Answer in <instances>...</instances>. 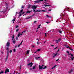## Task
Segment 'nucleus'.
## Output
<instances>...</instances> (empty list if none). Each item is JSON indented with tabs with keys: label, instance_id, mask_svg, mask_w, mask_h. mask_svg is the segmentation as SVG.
Returning <instances> with one entry per match:
<instances>
[{
	"label": "nucleus",
	"instance_id": "1",
	"mask_svg": "<svg viewBox=\"0 0 74 74\" xmlns=\"http://www.w3.org/2000/svg\"><path fill=\"white\" fill-rule=\"evenodd\" d=\"M66 52L67 53H68V55H71V56H72L71 57V60H73L74 59V56H73V54H72L71 53L70 54V52H69L68 51H67Z\"/></svg>",
	"mask_w": 74,
	"mask_h": 74
},
{
	"label": "nucleus",
	"instance_id": "2",
	"mask_svg": "<svg viewBox=\"0 0 74 74\" xmlns=\"http://www.w3.org/2000/svg\"><path fill=\"white\" fill-rule=\"evenodd\" d=\"M34 5L31 7V8L33 9V10H36L37 8V7H38V5H37L36 6H35L34 5Z\"/></svg>",
	"mask_w": 74,
	"mask_h": 74
},
{
	"label": "nucleus",
	"instance_id": "3",
	"mask_svg": "<svg viewBox=\"0 0 74 74\" xmlns=\"http://www.w3.org/2000/svg\"><path fill=\"white\" fill-rule=\"evenodd\" d=\"M33 63L32 62L27 64L28 66H30V67H32V66H33Z\"/></svg>",
	"mask_w": 74,
	"mask_h": 74
},
{
	"label": "nucleus",
	"instance_id": "4",
	"mask_svg": "<svg viewBox=\"0 0 74 74\" xmlns=\"http://www.w3.org/2000/svg\"><path fill=\"white\" fill-rule=\"evenodd\" d=\"M73 71H74V69H71L70 71L68 72V73H69V74H71L72 72H73Z\"/></svg>",
	"mask_w": 74,
	"mask_h": 74
},
{
	"label": "nucleus",
	"instance_id": "5",
	"mask_svg": "<svg viewBox=\"0 0 74 74\" xmlns=\"http://www.w3.org/2000/svg\"><path fill=\"white\" fill-rule=\"evenodd\" d=\"M10 45V43L9 42H7L6 44L7 47H9Z\"/></svg>",
	"mask_w": 74,
	"mask_h": 74
},
{
	"label": "nucleus",
	"instance_id": "6",
	"mask_svg": "<svg viewBox=\"0 0 74 74\" xmlns=\"http://www.w3.org/2000/svg\"><path fill=\"white\" fill-rule=\"evenodd\" d=\"M9 72V69H6L5 71V73H8Z\"/></svg>",
	"mask_w": 74,
	"mask_h": 74
},
{
	"label": "nucleus",
	"instance_id": "7",
	"mask_svg": "<svg viewBox=\"0 0 74 74\" xmlns=\"http://www.w3.org/2000/svg\"><path fill=\"white\" fill-rule=\"evenodd\" d=\"M42 6H45V7H50V5L45 4L43 5Z\"/></svg>",
	"mask_w": 74,
	"mask_h": 74
},
{
	"label": "nucleus",
	"instance_id": "8",
	"mask_svg": "<svg viewBox=\"0 0 74 74\" xmlns=\"http://www.w3.org/2000/svg\"><path fill=\"white\" fill-rule=\"evenodd\" d=\"M40 1L39 0H38V1H34L35 3H40Z\"/></svg>",
	"mask_w": 74,
	"mask_h": 74
},
{
	"label": "nucleus",
	"instance_id": "9",
	"mask_svg": "<svg viewBox=\"0 0 74 74\" xmlns=\"http://www.w3.org/2000/svg\"><path fill=\"white\" fill-rule=\"evenodd\" d=\"M23 9L21 10L20 11L19 14H22V12H23Z\"/></svg>",
	"mask_w": 74,
	"mask_h": 74
},
{
	"label": "nucleus",
	"instance_id": "10",
	"mask_svg": "<svg viewBox=\"0 0 74 74\" xmlns=\"http://www.w3.org/2000/svg\"><path fill=\"white\" fill-rule=\"evenodd\" d=\"M23 42V40H22V41L21 42V43L18 45V48L19 47H20V45H21V44H22Z\"/></svg>",
	"mask_w": 74,
	"mask_h": 74
},
{
	"label": "nucleus",
	"instance_id": "11",
	"mask_svg": "<svg viewBox=\"0 0 74 74\" xmlns=\"http://www.w3.org/2000/svg\"><path fill=\"white\" fill-rule=\"evenodd\" d=\"M39 69L40 70L42 69L43 68V67L41 66L40 65H39Z\"/></svg>",
	"mask_w": 74,
	"mask_h": 74
},
{
	"label": "nucleus",
	"instance_id": "12",
	"mask_svg": "<svg viewBox=\"0 0 74 74\" xmlns=\"http://www.w3.org/2000/svg\"><path fill=\"white\" fill-rule=\"evenodd\" d=\"M30 52V51L29 50H27L26 51V54L27 55H28L29 53V52Z\"/></svg>",
	"mask_w": 74,
	"mask_h": 74
},
{
	"label": "nucleus",
	"instance_id": "13",
	"mask_svg": "<svg viewBox=\"0 0 74 74\" xmlns=\"http://www.w3.org/2000/svg\"><path fill=\"white\" fill-rule=\"evenodd\" d=\"M9 55V51L8 50L7 51V56H8Z\"/></svg>",
	"mask_w": 74,
	"mask_h": 74
},
{
	"label": "nucleus",
	"instance_id": "14",
	"mask_svg": "<svg viewBox=\"0 0 74 74\" xmlns=\"http://www.w3.org/2000/svg\"><path fill=\"white\" fill-rule=\"evenodd\" d=\"M31 12V11H27L25 13L28 14V13H30V12Z\"/></svg>",
	"mask_w": 74,
	"mask_h": 74
},
{
	"label": "nucleus",
	"instance_id": "15",
	"mask_svg": "<svg viewBox=\"0 0 74 74\" xmlns=\"http://www.w3.org/2000/svg\"><path fill=\"white\" fill-rule=\"evenodd\" d=\"M16 18L15 17L14 18V19L12 20V21H13V23H14V22L15 21Z\"/></svg>",
	"mask_w": 74,
	"mask_h": 74
},
{
	"label": "nucleus",
	"instance_id": "16",
	"mask_svg": "<svg viewBox=\"0 0 74 74\" xmlns=\"http://www.w3.org/2000/svg\"><path fill=\"white\" fill-rule=\"evenodd\" d=\"M20 35H22V34H20V33H19L18 35V37H19L20 36Z\"/></svg>",
	"mask_w": 74,
	"mask_h": 74
},
{
	"label": "nucleus",
	"instance_id": "17",
	"mask_svg": "<svg viewBox=\"0 0 74 74\" xmlns=\"http://www.w3.org/2000/svg\"><path fill=\"white\" fill-rule=\"evenodd\" d=\"M8 58V56H6V59L5 60L6 62H7V59Z\"/></svg>",
	"mask_w": 74,
	"mask_h": 74
},
{
	"label": "nucleus",
	"instance_id": "18",
	"mask_svg": "<svg viewBox=\"0 0 74 74\" xmlns=\"http://www.w3.org/2000/svg\"><path fill=\"white\" fill-rule=\"evenodd\" d=\"M14 36H15V35H13V36H12V41H13Z\"/></svg>",
	"mask_w": 74,
	"mask_h": 74
},
{
	"label": "nucleus",
	"instance_id": "19",
	"mask_svg": "<svg viewBox=\"0 0 74 74\" xmlns=\"http://www.w3.org/2000/svg\"><path fill=\"white\" fill-rule=\"evenodd\" d=\"M40 50H41V49H38L36 51V52H39V51H40Z\"/></svg>",
	"mask_w": 74,
	"mask_h": 74
},
{
	"label": "nucleus",
	"instance_id": "20",
	"mask_svg": "<svg viewBox=\"0 0 74 74\" xmlns=\"http://www.w3.org/2000/svg\"><path fill=\"white\" fill-rule=\"evenodd\" d=\"M35 58L36 59H40V57H36Z\"/></svg>",
	"mask_w": 74,
	"mask_h": 74
},
{
	"label": "nucleus",
	"instance_id": "21",
	"mask_svg": "<svg viewBox=\"0 0 74 74\" xmlns=\"http://www.w3.org/2000/svg\"><path fill=\"white\" fill-rule=\"evenodd\" d=\"M36 11L37 12H41V10H37Z\"/></svg>",
	"mask_w": 74,
	"mask_h": 74
},
{
	"label": "nucleus",
	"instance_id": "22",
	"mask_svg": "<svg viewBox=\"0 0 74 74\" xmlns=\"http://www.w3.org/2000/svg\"><path fill=\"white\" fill-rule=\"evenodd\" d=\"M13 42L14 44H15V39H14L13 40Z\"/></svg>",
	"mask_w": 74,
	"mask_h": 74
},
{
	"label": "nucleus",
	"instance_id": "23",
	"mask_svg": "<svg viewBox=\"0 0 74 74\" xmlns=\"http://www.w3.org/2000/svg\"><path fill=\"white\" fill-rule=\"evenodd\" d=\"M31 7V5H29L28 6V8H30Z\"/></svg>",
	"mask_w": 74,
	"mask_h": 74
},
{
	"label": "nucleus",
	"instance_id": "24",
	"mask_svg": "<svg viewBox=\"0 0 74 74\" xmlns=\"http://www.w3.org/2000/svg\"><path fill=\"white\" fill-rule=\"evenodd\" d=\"M59 32L60 33H62V31H60V30H59Z\"/></svg>",
	"mask_w": 74,
	"mask_h": 74
},
{
	"label": "nucleus",
	"instance_id": "25",
	"mask_svg": "<svg viewBox=\"0 0 74 74\" xmlns=\"http://www.w3.org/2000/svg\"><path fill=\"white\" fill-rule=\"evenodd\" d=\"M1 73H4V71H2L1 72H0V74H1Z\"/></svg>",
	"mask_w": 74,
	"mask_h": 74
},
{
	"label": "nucleus",
	"instance_id": "26",
	"mask_svg": "<svg viewBox=\"0 0 74 74\" xmlns=\"http://www.w3.org/2000/svg\"><path fill=\"white\" fill-rule=\"evenodd\" d=\"M36 69V67L33 66V67L32 69H33V70H34V69Z\"/></svg>",
	"mask_w": 74,
	"mask_h": 74
},
{
	"label": "nucleus",
	"instance_id": "27",
	"mask_svg": "<svg viewBox=\"0 0 74 74\" xmlns=\"http://www.w3.org/2000/svg\"><path fill=\"white\" fill-rule=\"evenodd\" d=\"M57 55V53H56V54L54 55V56H53V57L54 58V57H55V56H56Z\"/></svg>",
	"mask_w": 74,
	"mask_h": 74
},
{
	"label": "nucleus",
	"instance_id": "28",
	"mask_svg": "<svg viewBox=\"0 0 74 74\" xmlns=\"http://www.w3.org/2000/svg\"><path fill=\"white\" fill-rule=\"evenodd\" d=\"M22 14H19V18H20V17H21V16H22Z\"/></svg>",
	"mask_w": 74,
	"mask_h": 74
},
{
	"label": "nucleus",
	"instance_id": "29",
	"mask_svg": "<svg viewBox=\"0 0 74 74\" xmlns=\"http://www.w3.org/2000/svg\"><path fill=\"white\" fill-rule=\"evenodd\" d=\"M56 41L57 42L56 44H58V42H59V41L58 40H56Z\"/></svg>",
	"mask_w": 74,
	"mask_h": 74
},
{
	"label": "nucleus",
	"instance_id": "30",
	"mask_svg": "<svg viewBox=\"0 0 74 74\" xmlns=\"http://www.w3.org/2000/svg\"><path fill=\"white\" fill-rule=\"evenodd\" d=\"M46 68H47L46 66H45V67H44V68H43V69H46Z\"/></svg>",
	"mask_w": 74,
	"mask_h": 74
},
{
	"label": "nucleus",
	"instance_id": "31",
	"mask_svg": "<svg viewBox=\"0 0 74 74\" xmlns=\"http://www.w3.org/2000/svg\"><path fill=\"white\" fill-rule=\"evenodd\" d=\"M46 16L47 17V18H49L50 17L49 16H48V14H47L46 15Z\"/></svg>",
	"mask_w": 74,
	"mask_h": 74
},
{
	"label": "nucleus",
	"instance_id": "32",
	"mask_svg": "<svg viewBox=\"0 0 74 74\" xmlns=\"http://www.w3.org/2000/svg\"><path fill=\"white\" fill-rule=\"evenodd\" d=\"M69 49H70V50H71V51H73V49H71V47H70L69 48Z\"/></svg>",
	"mask_w": 74,
	"mask_h": 74
},
{
	"label": "nucleus",
	"instance_id": "33",
	"mask_svg": "<svg viewBox=\"0 0 74 74\" xmlns=\"http://www.w3.org/2000/svg\"><path fill=\"white\" fill-rule=\"evenodd\" d=\"M39 2H41V1H43L44 0H39Z\"/></svg>",
	"mask_w": 74,
	"mask_h": 74
},
{
	"label": "nucleus",
	"instance_id": "34",
	"mask_svg": "<svg viewBox=\"0 0 74 74\" xmlns=\"http://www.w3.org/2000/svg\"><path fill=\"white\" fill-rule=\"evenodd\" d=\"M58 40V41H60V40H61V39H58V40Z\"/></svg>",
	"mask_w": 74,
	"mask_h": 74
},
{
	"label": "nucleus",
	"instance_id": "35",
	"mask_svg": "<svg viewBox=\"0 0 74 74\" xmlns=\"http://www.w3.org/2000/svg\"><path fill=\"white\" fill-rule=\"evenodd\" d=\"M19 28H18L16 30V32H18V30H19Z\"/></svg>",
	"mask_w": 74,
	"mask_h": 74
},
{
	"label": "nucleus",
	"instance_id": "36",
	"mask_svg": "<svg viewBox=\"0 0 74 74\" xmlns=\"http://www.w3.org/2000/svg\"><path fill=\"white\" fill-rule=\"evenodd\" d=\"M13 51L14 52H16V50L15 49H14Z\"/></svg>",
	"mask_w": 74,
	"mask_h": 74
},
{
	"label": "nucleus",
	"instance_id": "37",
	"mask_svg": "<svg viewBox=\"0 0 74 74\" xmlns=\"http://www.w3.org/2000/svg\"><path fill=\"white\" fill-rule=\"evenodd\" d=\"M39 28H40V27L39 26H38V28H37V30H38Z\"/></svg>",
	"mask_w": 74,
	"mask_h": 74
},
{
	"label": "nucleus",
	"instance_id": "38",
	"mask_svg": "<svg viewBox=\"0 0 74 74\" xmlns=\"http://www.w3.org/2000/svg\"><path fill=\"white\" fill-rule=\"evenodd\" d=\"M46 23H50L49 22H46Z\"/></svg>",
	"mask_w": 74,
	"mask_h": 74
},
{
	"label": "nucleus",
	"instance_id": "39",
	"mask_svg": "<svg viewBox=\"0 0 74 74\" xmlns=\"http://www.w3.org/2000/svg\"><path fill=\"white\" fill-rule=\"evenodd\" d=\"M24 8V6H23V5L22 6V7H21V8L22 9V8Z\"/></svg>",
	"mask_w": 74,
	"mask_h": 74
},
{
	"label": "nucleus",
	"instance_id": "40",
	"mask_svg": "<svg viewBox=\"0 0 74 74\" xmlns=\"http://www.w3.org/2000/svg\"><path fill=\"white\" fill-rule=\"evenodd\" d=\"M30 18H31V17H29L27 18L26 19H30Z\"/></svg>",
	"mask_w": 74,
	"mask_h": 74
},
{
	"label": "nucleus",
	"instance_id": "41",
	"mask_svg": "<svg viewBox=\"0 0 74 74\" xmlns=\"http://www.w3.org/2000/svg\"><path fill=\"white\" fill-rule=\"evenodd\" d=\"M19 26L17 25V26H16V28H18V27Z\"/></svg>",
	"mask_w": 74,
	"mask_h": 74
},
{
	"label": "nucleus",
	"instance_id": "42",
	"mask_svg": "<svg viewBox=\"0 0 74 74\" xmlns=\"http://www.w3.org/2000/svg\"><path fill=\"white\" fill-rule=\"evenodd\" d=\"M12 52V50H10V51H9V52H10V53H11V52Z\"/></svg>",
	"mask_w": 74,
	"mask_h": 74
},
{
	"label": "nucleus",
	"instance_id": "43",
	"mask_svg": "<svg viewBox=\"0 0 74 74\" xmlns=\"http://www.w3.org/2000/svg\"><path fill=\"white\" fill-rule=\"evenodd\" d=\"M62 16H65V15L64 14H62Z\"/></svg>",
	"mask_w": 74,
	"mask_h": 74
},
{
	"label": "nucleus",
	"instance_id": "44",
	"mask_svg": "<svg viewBox=\"0 0 74 74\" xmlns=\"http://www.w3.org/2000/svg\"><path fill=\"white\" fill-rule=\"evenodd\" d=\"M9 48L8 47L6 48V50H7V51H8V49H9Z\"/></svg>",
	"mask_w": 74,
	"mask_h": 74
},
{
	"label": "nucleus",
	"instance_id": "45",
	"mask_svg": "<svg viewBox=\"0 0 74 74\" xmlns=\"http://www.w3.org/2000/svg\"><path fill=\"white\" fill-rule=\"evenodd\" d=\"M36 22H37V21H34V23H36Z\"/></svg>",
	"mask_w": 74,
	"mask_h": 74
},
{
	"label": "nucleus",
	"instance_id": "46",
	"mask_svg": "<svg viewBox=\"0 0 74 74\" xmlns=\"http://www.w3.org/2000/svg\"><path fill=\"white\" fill-rule=\"evenodd\" d=\"M41 11H42L43 12H46V10H42Z\"/></svg>",
	"mask_w": 74,
	"mask_h": 74
},
{
	"label": "nucleus",
	"instance_id": "47",
	"mask_svg": "<svg viewBox=\"0 0 74 74\" xmlns=\"http://www.w3.org/2000/svg\"><path fill=\"white\" fill-rule=\"evenodd\" d=\"M26 31V30H24V31H23V33H25V32Z\"/></svg>",
	"mask_w": 74,
	"mask_h": 74
},
{
	"label": "nucleus",
	"instance_id": "48",
	"mask_svg": "<svg viewBox=\"0 0 74 74\" xmlns=\"http://www.w3.org/2000/svg\"><path fill=\"white\" fill-rule=\"evenodd\" d=\"M56 66H57V65H55L53 67H54V68H55L56 67Z\"/></svg>",
	"mask_w": 74,
	"mask_h": 74
},
{
	"label": "nucleus",
	"instance_id": "49",
	"mask_svg": "<svg viewBox=\"0 0 74 74\" xmlns=\"http://www.w3.org/2000/svg\"><path fill=\"white\" fill-rule=\"evenodd\" d=\"M54 45H51V47H53V46H54Z\"/></svg>",
	"mask_w": 74,
	"mask_h": 74
},
{
	"label": "nucleus",
	"instance_id": "50",
	"mask_svg": "<svg viewBox=\"0 0 74 74\" xmlns=\"http://www.w3.org/2000/svg\"><path fill=\"white\" fill-rule=\"evenodd\" d=\"M29 70H32V68H30V69H29Z\"/></svg>",
	"mask_w": 74,
	"mask_h": 74
},
{
	"label": "nucleus",
	"instance_id": "51",
	"mask_svg": "<svg viewBox=\"0 0 74 74\" xmlns=\"http://www.w3.org/2000/svg\"><path fill=\"white\" fill-rule=\"evenodd\" d=\"M18 36L16 38V40H18Z\"/></svg>",
	"mask_w": 74,
	"mask_h": 74
},
{
	"label": "nucleus",
	"instance_id": "52",
	"mask_svg": "<svg viewBox=\"0 0 74 74\" xmlns=\"http://www.w3.org/2000/svg\"><path fill=\"white\" fill-rule=\"evenodd\" d=\"M70 47H69V46H68V47H67L66 48H70Z\"/></svg>",
	"mask_w": 74,
	"mask_h": 74
},
{
	"label": "nucleus",
	"instance_id": "53",
	"mask_svg": "<svg viewBox=\"0 0 74 74\" xmlns=\"http://www.w3.org/2000/svg\"><path fill=\"white\" fill-rule=\"evenodd\" d=\"M59 59H58L57 60H56V62H58V60H59Z\"/></svg>",
	"mask_w": 74,
	"mask_h": 74
},
{
	"label": "nucleus",
	"instance_id": "54",
	"mask_svg": "<svg viewBox=\"0 0 74 74\" xmlns=\"http://www.w3.org/2000/svg\"><path fill=\"white\" fill-rule=\"evenodd\" d=\"M44 1L45 2L48 1V0H45Z\"/></svg>",
	"mask_w": 74,
	"mask_h": 74
},
{
	"label": "nucleus",
	"instance_id": "55",
	"mask_svg": "<svg viewBox=\"0 0 74 74\" xmlns=\"http://www.w3.org/2000/svg\"><path fill=\"white\" fill-rule=\"evenodd\" d=\"M48 11H51V9L48 10Z\"/></svg>",
	"mask_w": 74,
	"mask_h": 74
},
{
	"label": "nucleus",
	"instance_id": "56",
	"mask_svg": "<svg viewBox=\"0 0 74 74\" xmlns=\"http://www.w3.org/2000/svg\"><path fill=\"white\" fill-rule=\"evenodd\" d=\"M37 44H39V42L38 41V42H37Z\"/></svg>",
	"mask_w": 74,
	"mask_h": 74
},
{
	"label": "nucleus",
	"instance_id": "57",
	"mask_svg": "<svg viewBox=\"0 0 74 74\" xmlns=\"http://www.w3.org/2000/svg\"><path fill=\"white\" fill-rule=\"evenodd\" d=\"M44 3H45V4H48V3H47L45 2H44Z\"/></svg>",
	"mask_w": 74,
	"mask_h": 74
},
{
	"label": "nucleus",
	"instance_id": "58",
	"mask_svg": "<svg viewBox=\"0 0 74 74\" xmlns=\"http://www.w3.org/2000/svg\"><path fill=\"white\" fill-rule=\"evenodd\" d=\"M21 67H22V65H20V68H21Z\"/></svg>",
	"mask_w": 74,
	"mask_h": 74
},
{
	"label": "nucleus",
	"instance_id": "59",
	"mask_svg": "<svg viewBox=\"0 0 74 74\" xmlns=\"http://www.w3.org/2000/svg\"><path fill=\"white\" fill-rule=\"evenodd\" d=\"M25 14V12H23L22 14V15H23V14Z\"/></svg>",
	"mask_w": 74,
	"mask_h": 74
},
{
	"label": "nucleus",
	"instance_id": "60",
	"mask_svg": "<svg viewBox=\"0 0 74 74\" xmlns=\"http://www.w3.org/2000/svg\"><path fill=\"white\" fill-rule=\"evenodd\" d=\"M59 49H58L57 51V52H59Z\"/></svg>",
	"mask_w": 74,
	"mask_h": 74
},
{
	"label": "nucleus",
	"instance_id": "61",
	"mask_svg": "<svg viewBox=\"0 0 74 74\" xmlns=\"http://www.w3.org/2000/svg\"><path fill=\"white\" fill-rule=\"evenodd\" d=\"M38 26H39V27H40V26H41V24L39 25H38Z\"/></svg>",
	"mask_w": 74,
	"mask_h": 74
},
{
	"label": "nucleus",
	"instance_id": "62",
	"mask_svg": "<svg viewBox=\"0 0 74 74\" xmlns=\"http://www.w3.org/2000/svg\"><path fill=\"white\" fill-rule=\"evenodd\" d=\"M38 26H39V27H40V26H41V24L39 25H38Z\"/></svg>",
	"mask_w": 74,
	"mask_h": 74
},
{
	"label": "nucleus",
	"instance_id": "63",
	"mask_svg": "<svg viewBox=\"0 0 74 74\" xmlns=\"http://www.w3.org/2000/svg\"><path fill=\"white\" fill-rule=\"evenodd\" d=\"M58 48V47H57L56 48H54V49H56V48Z\"/></svg>",
	"mask_w": 74,
	"mask_h": 74
},
{
	"label": "nucleus",
	"instance_id": "64",
	"mask_svg": "<svg viewBox=\"0 0 74 74\" xmlns=\"http://www.w3.org/2000/svg\"><path fill=\"white\" fill-rule=\"evenodd\" d=\"M35 11H36V10H33V12H34Z\"/></svg>",
	"mask_w": 74,
	"mask_h": 74
}]
</instances>
